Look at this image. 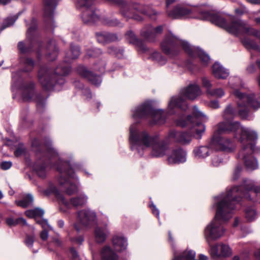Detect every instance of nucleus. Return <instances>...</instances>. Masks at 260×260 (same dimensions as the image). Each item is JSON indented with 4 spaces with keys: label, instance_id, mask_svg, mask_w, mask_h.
<instances>
[{
    "label": "nucleus",
    "instance_id": "1",
    "mask_svg": "<svg viewBox=\"0 0 260 260\" xmlns=\"http://www.w3.org/2000/svg\"><path fill=\"white\" fill-rule=\"evenodd\" d=\"M236 188H231L218 203L214 219L207 225L204 231L205 237L208 244L222 237L225 232L223 223L232 217L240 200L236 193Z\"/></svg>",
    "mask_w": 260,
    "mask_h": 260
},
{
    "label": "nucleus",
    "instance_id": "2",
    "mask_svg": "<svg viewBox=\"0 0 260 260\" xmlns=\"http://www.w3.org/2000/svg\"><path fill=\"white\" fill-rule=\"evenodd\" d=\"M129 142L133 150H136L140 155L145 152H148L153 157H160L164 156L169 148V138L159 140L158 136H151L146 131H139L135 124L129 128Z\"/></svg>",
    "mask_w": 260,
    "mask_h": 260
},
{
    "label": "nucleus",
    "instance_id": "3",
    "mask_svg": "<svg viewBox=\"0 0 260 260\" xmlns=\"http://www.w3.org/2000/svg\"><path fill=\"white\" fill-rule=\"evenodd\" d=\"M202 15L201 19H209L212 23L236 36L247 35L260 39V31L255 29L245 21L234 16H230L225 19L218 15H211L207 12H202Z\"/></svg>",
    "mask_w": 260,
    "mask_h": 260
},
{
    "label": "nucleus",
    "instance_id": "4",
    "mask_svg": "<svg viewBox=\"0 0 260 260\" xmlns=\"http://www.w3.org/2000/svg\"><path fill=\"white\" fill-rule=\"evenodd\" d=\"M162 51L170 56H175L179 54L181 47L191 58L198 57L203 63H211L209 56L197 47L191 46L188 42L181 40L172 34L167 35L160 44Z\"/></svg>",
    "mask_w": 260,
    "mask_h": 260
},
{
    "label": "nucleus",
    "instance_id": "5",
    "mask_svg": "<svg viewBox=\"0 0 260 260\" xmlns=\"http://www.w3.org/2000/svg\"><path fill=\"white\" fill-rule=\"evenodd\" d=\"M71 72V66H40L38 71L39 81L44 89L51 90L56 84H62L63 77Z\"/></svg>",
    "mask_w": 260,
    "mask_h": 260
},
{
    "label": "nucleus",
    "instance_id": "6",
    "mask_svg": "<svg viewBox=\"0 0 260 260\" xmlns=\"http://www.w3.org/2000/svg\"><path fill=\"white\" fill-rule=\"evenodd\" d=\"M202 94L200 86L196 84H190L187 87L181 89L178 95L171 98L168 105L170 114L175 108H178L183 111L188 109L186 100L193 101Z\"/></svg>",
    "mask_w": 260,
    "mask_h": 260
},
{
    "label": "nucleus",
    "instance_id": "7",
    "mask_svg": "<svg viewBox=\"0 0 260 260\" xmlns=\"http://www.w3.org/2000/svg\"><path fill=\"white\" fill-rule=\"evenodd\" d=\"M233 94L237 99L239 114L242 117L247 116L249 107L254 110L260 108V94H246L239 89H235Z\"/></svg>",
    "mask_w": 260,
    "mask_h": 260
},
{
    "label": "nucleus",
    "instance_id": "8",
    "mask_svg": "<svg viewBox=\"0 0 260 260\" xmlns=\"http://www.w3.org/2000/svg\"><path fill=\"white\" fill-rule=\"evenodd\" d=\"M56 169L60 173L58 183L65 188L66 193L69 196L77 193L79 191L78 186L70 180V178L74 177V172L69 163L59 160Z\"/></svg>",
    "mask_w": 260,
    "mask_h": 260
},
{
    "label": "nucleus",
    "instance_id": "9",
    "mask_svg": "<svg viewBox=\"0 0 260 260\" xmlns=\"http://www.w3.org/2000/svg\"><path fill=\"white\" fill-rule=\"evenodd\" d=\"M133 116L136 120L141 118L151 119V124H162L165 116L161 110L154 109L149 103H145L137 107L133 111Z\"/></svg>",
    "mask_w": 260,
    "mask_h": 260
},
{
    "label": "nucleus",
    "instance_id": "10",
    "mask_svg": "<svg viewBox=\"0 0 260 260\" xmlns=\"http://www.w3.org/2000/svg\"><path fill=\"white\" fill-rule=\"evenodd\" d=\"M217 127V132L219 134L234 132L235 137H237V134H239V139L241 142L243 141L244 136L247 140H252L256 138V133L255 132L248 128L241 126L238 122H222L219 123Z\"/></svg>",
    "mask_w": 260,
    "mask_h": 260
},
{
    "label": "nucleus",
    "instance_id": "11",
    "mask_svg": "<svg viewBox=\"0 0 260 260\" xmlns=\"http://www.w3.org/2000/svg\"><path fill=\"white\" fill-rule=\"evenodd\" d=\"M198 120H201L203 121H206L208 120L207 117L202 112L199 111L198 107L194 106L193 108V116L188 115L186 120L184 121L182 119H179L177 122V124L181 127H185L187 125V122L193 123V130L196 132V138L197 139H201L202 134L205 132V125L197 121Z\"/></svg>",
    "mask_w": 260,
    "mask_h": 260
},
{
    "label": "nucleus",
    "instance_id": "12",
    "mask_svg": "<svg viewBox=\"0 0 260 260\" xmlns=\"http://www.w3.org/2000/svg\"><path fill=\"white\" fill-rule=\"evenodd\" d=\"M257 138L252 140H247L246 136H244V140L240 142L242 143V148L239 153V157L244 161L247 169L253 170L257 168V162L256 159L251 156L254 151L255 145L253 142Z\"/></svg>",
    "mask_w": 260,
    "mask_h": 260
},
{
    "label": "nucleus",
    "instance_id": "13",
    "mask_svg": "<svg viewBox=\"0 0 260 260\" xmlns=\"http://www.w3.org/2000/svg\"><path fill=\"white\" fill-rule=\"evenodd\" d=\"M238 189V193H236L240 202L243 197L253 202H260V188L255 186L253 182L245 180L243 184L240 186L233 187Z\"/></svg>",
    "mask_w": 260,
    "mask_h": 260
},
{
    "label": "nucleus",
    "instance_id": "14",
    "mask_svg": "<svg viewBox=\"0 0 260 260\" xmlns=\"http://www.w3.org/2000/svg\"><path fill=\"white\" fill-rule=\"evenodd\" d=\"M210 147L216 151L232 152L235 149L233 141L226 137L214 135L209 143Z\"/></svg>",
    "mask_w": 260,
    "mask_h": 260
},
{
    "label": "nucleus",
    "instance_id": "15",
    "mask_svg": "<svg viewBox=\"0 0 260 260\" xmlns=\"http://www.w3.org/2000/svg\"><path fill=\"white\" fill-rule=\"evenodd\" d=\"M37 28V21L35 19L31 20L30 25L28 27L26 39L24 42H20L18 44V49L22 53L31 52L37 43L36 37L34 34Z\"/></svg>",
    "mask_w": 260,
    "mask_h": 260
},
{
    "label": "nucleus",
    "instance_id": "16",
    "mask_svg": "<svg viewBox=\"0 0 260 260\" xmlns=\"http://www.w3.org/2000/svg\"><path fill=\"white\" fill-rule=\"evenodd\" d=\"M77 215V221L83 227L90 228L97 221L96 212L90 209L81 210Z\"/></svg>",
    "mask_w": 260,
    "mask_h": 260
},
{
    "label": "nucleus",
    "instance_id": "17",
    "mask_svg": "<svg viewBox=\"0 0 260 260\" xmlns=\"http://www.w3.org/2000/svg\"><path fill=\"white\" fill-rule=\"evenodd\" d=\"M175 0H166L167 8L175 2ZM168 16L175 19H180L188 17L191 13L192 10L187 7L177 5L173 10L169 11L167 10Z\"/></svg>",
    "mask_w": 260,
    "mask_h": 260
},
{
    "label": "nucleus",
    "instance_id": "18",
    "mask_svg": "<svg viewBox=\"0 0 260 260\" xmlns=\"http://www.w3.org/2000/svg\"><path fill=\"white\" fill-rule=\"evenodd\" d=\"M56 197L59 201L66 206L71 205L76 208H81L85 206L88 200V197L85 194H81L79 196L72 198L70 202L66 200L63 196L58 192L56 193Z\"/></svg>",
    "mask_w": 260,
    "mask_h": 260
},
{
    "label": "nucleus",
    "instance_id": "19",
    "mask_svg": "<svg viewBox=\"0 0 260 260\" xmlns=\"http://www.w3.org/2000/svg\"><path fill=\"white\" fill-rule=\"evenodd\" d=\"M168 136L169 139H172L175 142L182 145H187L190 143L192 140V134L190 131L171 130L169 132Z\"/></svg>",
    "mask_w": 260,
    "mask_h": 260
},
{
    "label": "nucleus",
    "instance_id": "20",
    "mask_svg": "<svg viewBox=\"0 0 260 260\" xmlns=\"http://www.w3.org/2000/svg\"><path fill=\"white\" fill-rule=\"evenodd\" d=\"M22 90V97L23 101L29 102L34 100L38 103L41 102V96L35 93L34 83L33 82H30L24 85Z\"/></svg>",
    "mask_w": 260,
    "mask_h": 260
},
{
    "label": "nucleus",
    "instance_id": "21",
    "mask_svg": "<svg viewBox=\"0 0 260 260\" xmlns=\"http://www.w3.org/2000/svg\"><path fill=\"white\" fill-rule=\"evenodd\" d=\"M162 30L163 27L161 25L156 27L151 25H148L142 29L141 36L148 42H154L156 37L162 32Z\"/></svg>",
    "mask_w": 260,
    "mask_h": 260
},
{
    "label": "nucleus",
    "instance_id": "22",
    "mask_svg": "<svg viewBox=\"0 0 260 260\" xmlns=\"http://www.w3.org/2000/svg\"><path fill=\"white\" fill-rule=\"evenodd\" d=\"M93 3L89 6H78L77 7L84 9L82 12V19L85 23L92 24L99 20V17L98 13L91 7Z\"/></svg>",
    "mask_w": 260,
    "mask_h": 260
},
{
    "label": "nucleus",
    "instance_id": "23",
    "mask_svg": "<svg viewBox=\"0 0 260 260\" xmlns=\"http://www.w3.org/2000/svg\"><path fill=\"white\" fill-rule=\"evenodd\" d=\"M77 72L80 76L86 78L95 86H99L102 82V80L99 76H97L92 72L88 70L85 66H78L77 68Z\"/></svg>",
    "mask_w": 260,
    "mask_h": 260
},
{
    "label": "nucleus",
    "instance_id": "24",
    "mask_svg": "<svg viewBox=\"0 0 260 260\" xmlns=\"http://www.w3.org/2000/svg\"><path fill=\"white\" fill-rule=\"evenodd\" d=\"M186 160V152L181 148L174 149L168 156V161L170 164H176L184 162Z\"/></svg>",
    "mask_w": 260,
    "mask_h": 260
},
{
    "label": "nucleus",
    "instance_id": "25",
    "mask_svg": "<svg viewBox=\"0 0 260 260\" xmlns=\"http://www.w3.org/2000/svg\"><path fill=\"white\" fill-rule=\"evenodd\" d=\"M59 0H44V18L47 23L52 24L53 22V14L54 9Z\"/></svg>",
    "mask_w": 260,
    "mask_h": 260
},
{
    "label": "nucleus",
    "instance_id": "26",
    "mask_svg": "<svg viewBox=\"0 0 260 260\" xmlns=\"http://www.w3.org/2000/svg\"><path fill=\"white\" fill-rule=\"evenodd\" d=\"M125 37L129 43L134 44L136 46L139 51L145 52L147 50V47L141 41L136 37L135 34L132 31H128L125 34Z\"/></svg>",
    "mask_w": 260,
    "mask_h": 260
},
{
    "label": "nucleus",
    "instance_id": "27",
    "mask_svg": "<svg viewBox=\"0 0 260 260\" xmlns=\"http://www.w3.org/2000/svg\"><path fill=\"white\" fill-rule=\"evenodd\" d=\"M81 54L80 47L77 45H71L70 49L66 53L64 60L71 63L79 56Z\"/></svg>",
    "mask_w": 260,
    "mask_h": 260
},
{
    "label": "nucleus",
    "instance_id": "28",
    "mask_svg": "<svg viewBox=\"0 0 260 260\" xmlns=\"http://www.w3.org/2000/svg\"><path fill=\"white\" fill-rule=\"evenodd\" d=\"M96 37L98 42L101 44L108 43L118 40L116 35L107 32H96Z\"/></svg>",
    "mask_w": 260,
    "mask_h": 260
},
{
    "label": "nucleus",
    "instance_id": "29",
    "mask_svg": "<svg viewBox=\"0 0 260 260\" xmlns=\"http://www.w3.org/2000/svg\"><path fill=\"white\" fill-rule=\"evenodd\" d=\"M58 49L54 40L50 41L46 48V54L45 57L48 61L55 60L58 55Z\"/></svg>",
    "mask_w": 260,
    "mask_h": 260
},
{
    "label": "nucleus",
    "instance_id": "30",
    "mask_svg": "<svg viewBox=\"0 0 260 260\" xmlns=\"http://www.w3.org/2000/svg\"><path fill=\"white\" fill-rule=\"evenodd\" d=\"M112 244L116 251H122L126 249L127 243L126 239L121 236L115 235L112 238Z\"/></svg>",
    "mask_w": 260,
    "mask_h": 260
},
{
    "label": "nucleus",
    "instance_id": "31",
    "mask_svg": "<svg viewBox=\"0 0 260 260\" xmlns=\"http://www.w3.org/2000/svg\"><path fill=\"white\" fill-rule=\"evenodd\" d=\"M102 260H118V254L109 246H104L101 251Z\"/></svg>",
    "mask_w": 260,
    "mask_h": 260
},
{
    "label": "nucleus",
    "instance_id": "32",
    "mask_svg": "<svg viewBox=\"0 0 260 260\" xmlns=\"http://www.w3.org/2000/svg\"><path fill=\"white\" fill-rule=\"evenodd\" d=\"M95 238L99 243H103L109 234V232L106 228L97 226L94 231Z\"/></svg>",
    "mask_w": 260,
    "mask_h": 260
},
{
    "label": "nucleus",
    "instance_id": "33",
    "mask_svg": "<svg viewBox=\"0 0 260 260\" xmlns=\"http://www.w3.org/2000/svg\"><path fill=\"white\" fill-rule=\"evenodd\" d=\"M41 59L42 54L40 49H39L37 50V58L35 60L32 59L31 57L24 55L20 57V63L24 64V65H35L39 63Z\"/></svg>",
    "mask_w": 260,
    "mask_h": 260
},
{
    "label": "nucleus",
    "instance_id": "34",
    "mask_svg": "<svg viewBox=\"0 0 260 260\" xmlns=\"http://www.w3.org/2000/svg\"><path fill=\"white\" fill-rule=\"evenodd\" d=\"M212 73L217 79H225L229 75V71L223 66H213Z\"/></svg>",
    "mask_w": 260,
    "mask_h": 260
},
{
    "label": "nucleus",
    "instance_id": "35",
    "mask_svg": "<svg viewBox=\"0 0 260 260\" xmlns=\"http://www.w3.org/2000/svg\"><path fill=\"white\" fill-rule=\"evenodd\" d=\"M134 9L142 14L146 15L152 18L153 15H156L157 12L153 10L150 6H143L140 5H136L134 6Z\"/></svg>",
    "mask_w": 260,
    "mask_h": 260
},
{
    "label": "nucleus",
    "instance_id": "36",
    "mask_svg": "<svg viewBox=\"0 0 260 260\" xmlns=\"http://www.w3.org/2000/svg\"><path fill=\"white\" fill-rule=\"evenodd\" d=\"M102 51L99 48L93 47L87 48L86 50V53L84 57V60L85 61H87V60L90 58L98 57L102 54Z\"/></svg>",
    "mask_w": 260,
    "mask_h": 260
},
{
    "label": "nucleus",
    "instance_id": "37",
    "mask_svg": "<svg viewBox=\"0 0 260 260\" xmlns=\"http://www.w3.org/2000/svg\"><path fill=\"white\" fill-rule=\"evenodd\" d=\"M210 149L207 146H200L194 149L193 153L196 157L205 158L210 154Z\"/></svg>",
    "mask_w": 260,
    "mask_h": 260
},
{
    "label": "nucleus",
    "instance_id": "38",
    "mask_svg": "<svg viewBox=\"0 0 260 260\" xmlns=\"http://www.w3.org/2000/svg\"><path fill=\"white\" fill-rule=\"evenodd\" d=\"M34 198L31 194H26L21 200L16 201V204L23 208H27L32 204Z\"/></svg>",
    "mask_w": 260,
    "mask_h": 260
},
{
    "label": "nucleus",
    "instance_id": "39",
    "mask_svg": "<svg viewBox=\"0 0 260 260\" xmlns=\"http://www.w3.org/2000/svg\"><path fill=\"white\" fill-rule=\"evenodd\" d=\"M44 214V211L39 208L28 210L25 211V215L29 218L42 217Z\"/></svg>",
    "mask_w": 260,
    "mask_h": 260
},
{
    "label": "nucleus",
    "instance_id": "40",
    "mask_svg": "<svg viewBox=\"0 0 260 260\" xmlns=\"http://www.w3.org/2000/svg\"><path fill=\"white\" fill-rule=\"evenodd\" d=\"M257 217V212L253 207H248L245 209V218L248 221L254 220Z\"/></svg>",
    "mask_w": 260,
    "mask_h": 260
},
{
    "label": "nucleus",
    "instance_id": "41",
    "mask_svg": "<svg viewBox=\"0 0 260 260\" xmlns=\"http://www.w3.org/2000/svg\"><path fill=\"white\" fill-rule=\"evenodd\" d=\"M150 58L155 63L165 64L166 58L158 52H154L150 56Z\"/></svg>",
    "mask_w": 260,
    "mask_h": 260
},
{
    "label": "nucleus",
    "instance_id": "42",
    "mask_svg": "<svg viewBox=\"0 0 260 260\" xmlns=\"http://www.w3.org/2000/svg\"><path fill=\"white\" fill-rule=\"evenodd\" d=\"M17 18V16H14L13 17H9L7 18H6L4 20L3 23L1 26V30H3L6 28L12 25L14 23Z\"/></svg>",
    "mask_w": 260,
    "mask_h": 260
},
{
    "label": "nucleus",
    "instance_id": "43",
    "mask_svg": "<svg viewBox=\"0 0 260 260\" xmlns=\"http://www.w3.org/2000/svg\"><path fill=\"white\" fill-rule=\"evenodd\" d=\"M6 223L9 226H15L19 223H22L23 225H26V221L22 217L18 218L14 220L12 218H9L6 219Z\"/></svg>",
    "mask_w": 260,
    "mask_h": 260
},
{
    "label": "nucleus",
    "instance_id": "44",
    "mask_svg": "<svg viewBox=\"0 0 260 260\" xmlns=\"http://www.w3.org/2000/svg\"><path fill=\"white\" fill-rule=\"evenodd\" d=\"M234 110L231 105L226 106L223 113V117L224 119L232 118L234 115Z\"/></svg>",
    "mask_w": 260,
    "mask_h": 260
},
{
    "label": "nucleus",
    "instance_id": "45",
    "mask_svg": "<svg viewBox=\"0 0 260 260\" xmlns=\"http://www.w3.org/2000/svg\"><path fill=\"white\" fill-rule=\"evenodd\" d=\"M108 52L110 54H115L118 57H121L122 56L123 49L122 48H117L114 46L109 47Z\"/></svg>",
    "mask_w": 260,
    "mask_h": 260
},
{
    "label": "nucleus",
    "instance_id": "46",
    "mask_svg": "<svg viewBox=\"0 0 260 260\" xmlns=\"http://www.w3.org/2000/svg\"><path fill=\"white\" fill-rule=\"evenodd\" d=\"M209 95L212 96H215L218 98H221L224 95V91L223 89L221 88H218L211 90L208 93Z\"/></svg>",
    "mask_w": 260,
    "mask_h": 260
},
{
    "label": "nucleus",
    "instance_id": "47",
    "mask_svg": "<svg viewBox=\"0 0 260 260\" xmlns=\"http://www.w3.org/2000/svg\"><path fill=\"white\" fill-rule=\"evenodd\" d=\"M202 86L206 89V93L207 94L212 90V84L211 81L206 77H203L202 78Z\"/></svg>",
    "mask_w": 260,
    "mask_h": 260
},
{
    "label": "nucleus",
    "instance_id": "48",
    "mask_svg": "<svg viewBox=\"0 0 260 260\" xmlns=\"http://www.w3.org/2000/svg\"><path fill=\"white\" fill-rule=\"evenodd\" d=\"M102 22L104 24L110 26H121L120 22L116 19L110 20L108 19H104L102 20Z\"/></svg>",
    "mask_w": 260,
    "mask_h": 260
},
{
    "label": "nucleus",
    "instance_id": "49",
    "mask_svg": "<svg viewBox=\"0 0 260 260\" xmlns=\"http://www.w3.org/2000/svg\"><path fill=\"white\" fill-rule=\"evenodd\" d=\"M231 250L228 245L225 244L221 245V254L222 256H229L231 254Z\"/></svg>",
    "mask_w": 260,
    "mask_h": 260
},
{
    "label": "nucleus",
    "instance_id": "50",
    "mask_svg": "<svg viewBox=\"0 0 260 260\" xmlns=\"http://www.w3.org/2000/svg\"><path fill=\"white\" fill-rule=\"evenodd\" d=\"M34 239V235H26L24 241L26 245L29 248H31L33 246Z\"/></svg>",
    "mask_w": 260,
    "mask_h": 260
},
{
    "label": "nucleus",
    "instance_id": "51",
    "mask_svg": "<svg viewBox=\"0 0 260 260\" xmlns=\"http://www.w3.org/2000/svg\"><path fill=\"white\" fill-rule=\"evenodd\" d=\"M35 169L36 170L38 175L40 177H41L42 178H45V177L46 176V173H45V167L44 166L41 167H38L36 165L35 166Z\"/></svg>",
    "mask_w": 260,
    "mask_h": 260
},
{
    "label": "nucleus",
    "instance_id": "52",
    "mask_svg": "<svg viewBox=\"0 0 260 260\" xmlns=\"http://www.w3.org/2000/svg\"><path fill=\"white\" fill-rule=\"evenodd\" d=\"M93 2V0H78L76 5L78 6H89Z\"/></svg>",
    "mask_w": 260,
    "mask_h": 260
},
{
    "label": "nucleus",
    "instance_id": "53",
    "mask_svg": "<svg viewBox=\"0 0 260 260\" xmlns=\"http://www.w3.org/2000/svg\"><path fill=\"white\" fill-rule=\"evenodd\" d=\"M222 163L221 159L218 156H214L212 158V164L215 167H218Z\"/></svg>",
    "mask_w": 260,
    "mask_h": 260
},
{
    "label": "nucleus",
    "instance_id": "54",
    "mask_svg": "<svg viewBox=\"0 0 260 260\" xmlns=\"http://www.w3.org/2000/svg\"><path fill=\"white\" fill-rule=\"evenodd\" d=\"M210 246V253L212 255L216 256L218 254V246L217 245H211V244H209Z\"/></svg>",
    "mask_w": 260,
    "mask_h": 260
},
{
    "label": "nucleus",
    "instance_id": "55",
    "mask_svg": "<svg viewBox=\"0 0 260 260\" xmlns=\"http://www.w3.org/2000/svg\"><path fill=\"white\" fill-rule=\"evenodd\" d=\"M241 170L242 167L241 166H237L234 173L233 179L234 180H237L239 178Z\"/></svg>",
    "mask_w": 260,
    "mask_h": 260
},
{
    "label": "nucleus",
    "instance_id": "56",
    "mask_svg": "<svg viewBox=\"0 0 260 260\" xmlns=\"http://www.w3.org/2000/svg\"><path fill=\"white\" fill-rule=\"evenodd\" d=\"M70 252L72 260H80L79 255L74 248H71Z\"/></svg>",
    "mask_w": 260,
    "mask_h": 260
},
{
    "label": "nucleus",
    "instance_id": "57",
    "mask_svg": "<svg viewBox=\"0 0 260 260\" xmlns=\"http://www.w3.org/2000/svg\"><path fill=\"white\" fill-rule=\"evenodd\" d=\"M12 163L11 161H4L1 164V168L3 170H7L11 168Z\"/></svg>",
    "mask_w": 260,
    "mask_h": 260
},
{
    "label": "nucleus",
    "instance_id": "58",
    "mask_svg": "<svg viewBox=\"0 0 260 260\" xmlns=\"http://www.w3.org/2000/svg\"><path fill=\"white\" fill-rule=\"evenodd\" d=\"M40 237L43 241H46L48 237V232L47 231L44 230L40 234Z\"/></svg>",
    "mask_w": 260,
    "mask_h": 260
},
{
    "label": "nucleus",
    "instance_id": "59",
    "mask_svg": "<svg viewBox=\"0 0 260 260\" xmlns=\"http://www.w3.org/2000/svg\"><path fill=\"white\" fill-rule=\"evenodd\" d=\"M37 222L41 224L42 227L44 229L45 228L46 225H47V226L50 229L52 230V228L48 224V221L47 220H42L40 221H38Z\"/></svg>",
    "mask_w": 260,
    "mask_h": 260
},
{
    "label": "nucleus",
    "instance_id": "60",
    "mask_svg": "<svg viewBox=\"0 0 260 260\" xmlns=\"http://www.w3.org/2000/svg\"><path fill=\"white\" fill-rule=\"evenodd\" d=\"M245 12L246 8L245 7L237 8L235 10V13L239 15H243Z\"/></svg>",
    "mask_w": 260,
    "mask_h": 260
},
{
    "label": "nucleus",
    "instance_id": "61",
    "mask_svg": "<svg viewBox=\"0 0 260 260\" xmlns=\"http://www.w3.org/2000/svg\"><path fill=\"white\" fill-rule=\"evenodd\" d=\"M209 106L214 109H217L219 107V105L218 101H212L209 104Z\"/></svg>",
    "mask_w": 260,
    "mask_h": 260
},
{
    "label": "nucleus",
    "instance_id": "62",
    "mask_svg": "<svg viewBox=\"0 0 260 260\" xmlns=\"http://www.w3.org/2000/svg\"><path fill=\"white\" fill-rule=\"evenodd\" d=\"M257 66H248L246 68V71L249 74H251L254 73L256 70Z\"/></svg>",
    "mask_w": 260,
    "mask_h": 260
},
{
    "label": "nucleus",
    "instance_id": "63",
    "mask_svg": "<svg viewBox=\"0 0 260 260\" xmlns=\"http://www.w3.org/2000/svg\"><path fill=\"white\" fill-rule=\"evenodd\" d=\"M151 207L152 208V211L153 213V214L156 215L157 217L159 216V212L158 209L156 207V206L152 204L151 206Z\"/></svg>",
    "mask_w": 260,
    "mask_h": 260
},
{
    "label": "nucleus",
    "instance_id": "64",
    "mask_svg": "<svg viewBox=\"0 0 260 260\" xmlns=\"http://www.w3.org/2000/svg\"><path fill=\"white\" fill-rule=\"evenodd\" d=\"M254 255L257 260H260V249H258L255 251Z\"/></svg>",
    "mask_w": 260,
    "mask_h": 260
}]
</instances>
